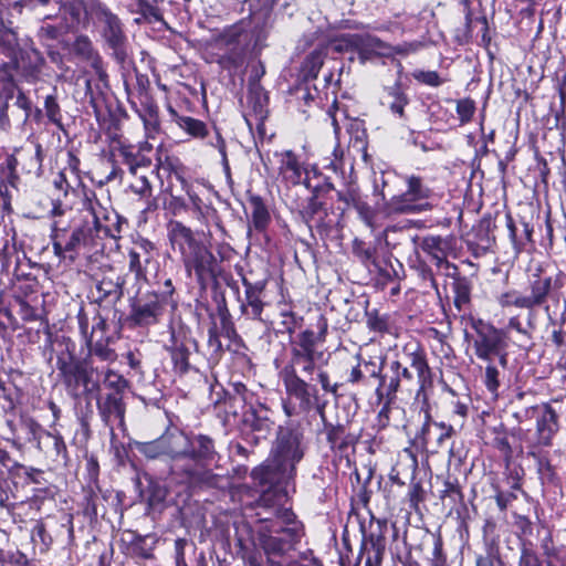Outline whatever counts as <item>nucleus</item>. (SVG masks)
<instances>
[{"mask_svg": "<svg viewBox=\"0 0 566 566\" xmlns=\"http://www.w3.org/2000/svg\"><path fill=\"white\" fill-rule=\"evenodd\" d=\"M326 331L327 323L321 318L317 334L312 329H305L297 334L291 342V367L282 370V379L287 395L300 400L301 406L305 408H308L312 405V398L316 397V388L302 379L296 374L295 367L312 375L316 368L328 363V355L317 348L318 344L324 343Z\"/></svg>", "mask_w": 566, "mask_h": 566, "instance_id": "f257e3e1", "label": "nucleus"}, {"mask_svg": "<svg viewBox=\"0 0 566 566\" xmlns=\"http://www.w3.org/2000/svg\"><path fill=\"white\" fill-rule=\"evenodd\" d=\"M86 197L83 208V221L77 226L70 235L66 228L62 226L61 220L55 219L52 224V247L54 254L63 259L67 252H77L82 248L92 250L99 245L103 237L115 238L116 234L104 223L108 217L105 209L95 198Z\"/></svg>", "mask_w": 566, "mask_h": 566, "instance_id": "f03ea898", "label": "nucleus"}, {"mask_svg": "<svg viewBox=\"0 0 566 566\" xmlns=\"http://www.w3.org/2000/svg\"><path fill=\"white\" fill-rule=\"evenodd\" d=\"M214 441L211 437L202 433L188 434V446L184 465H176L175 470L191 484L214 483L216 474L210 467L219 460Z\"/></svg>", "mask_w": 566, "mask_h": 566, "instance_id": "7ed1b4c3", "label": "nucleus"}, {"mask_svg": "<svg viewBox=\"0 0 566 566\" xmlns=\"http://www.w3.org/2000/svg\"><path fill=\"white\" fill-rule=\"evenodd\" d=\"M566 274L558 273L555 276L532 275L525 293L516 290L505 292L500 295L499 303L502 307L515 306L522 310H528L527 326L535 328L532 311L546 304L549 295L556 296L564 289Z\"/></svg>", "mask_w": 566, "mask_h": 566, "instance_id": "20e7f679", "label": "nucleus"}, {"mask_svg": "<svg viewBox=\"0 0 566 566\" xmlns=\"http://www.w3.org/2000/svg\"><path fill=\"white\" fill-rule=\"evenodd\" d=\"M465 339L472 343L475 356L482 361L497 360L504 370L509 364L506 342L503 331L493 325L471 317L467 324Z\"/></svg>", "mask_w": 566, "mask_h": 566, "instance_id": "39448f33", "label": "nucleus"}, {"mask_svg": "<svg viewBox=\"0 0 566 566\" xmlns=\"http://www.w3.org/2000/svg\"><path fill=\"white\" fill-rule=\"evenodd\" d=\"M251 40L250 31L242 23L226 28L213 39L214 45L224 51L219 59V63L232 66L242 64Z\"/></svg>", "mask_w": 566, "mask_h": 566, "instance_id": "423d86ee", "label": "nucleus"}, {"mask_svg": "<svg viewBox=\"0 0 566 566\" xmlns=\"http://www.w3.org/2000/svg\"><path fill=\"white\" fill-rule=\"evenodd\" d=\"M258 538L266 555L280 556L298 541L300 530L296 526H276L270 517H261Z\"/></svg>", "mask_w": 566, "mask_h": 566, "instance_id": "0eeeda50", "label": "nucleus"}, {"mask_svg": "<svg viewBox=\"0 0 566 566\" xmlns=\"http://www.w3.org/2000/svg\"><path fill=\"white\" fill-rule=\"evenodd\" d=\"M167 295L147 292L132 302L128 323L138 327H149L158 324L167 307Z\"/></svg>", "mask_w": 566, "mask_h": 566, "instance_id": "6e6552de", "label": "nucleus"}, {"mask_svg": "<svg viewBox=\"0 0 566 566\" xmlns=\"http://www.w3.org/2000/svg\"><path fill=\"white\" fill-rule=\"evenodd\" d=\"M56 368L66 386L76 388L82 384L87 392L101 391V384L94 378L95 369L76 361L70 353L57 357Z\"/></svg>", "mask_w": 566, "mask_h": 566, "instance_id": "1a4fd4ad", "label": "nucleus"}, {"mask_svg": "<svg viewBox=\"0 0 566 566\" xmlns=\"http://www.w3.org/2000/svg\"><path fill=\"white\" fill-rule=\"evenodd\" d=\"M274 454L277 469L284 474H292L295 464L300 462L304 455L302 436L290 429H281L276 439Z\"/></svg>", "mask_w": 566, "mask_h": 566, "instance_id": "9d476101", "label": "nucleus"}, {"mask_svg": "<svg viewBox=\"0 0 566 566\" xmlns=\"http://www.w3.org/2000/svg\"><path fill=\"white\" fill-rule=\"evenodd\" d=\"M192 344L189 328L182 324L170 327V340L167 350L170 353L175 373L182 375L188 371L190 366L189 348Z\"/></svg>", "mask_w": 566, "mask_h": 566, "instance_id": "9b49d317", "label": "nucleus"}, {"mask_svg": "<svg viewBox=\"0 0 566 566\" xmlns=\"http://www.w3.org/2000/svg\"><path fill=\"white\" fill-rule=\"evenodd\" d=\"M348 46L357 51L361 63L377 57H392L395 50L378 38L361 34H348L342 39Z\"/></svg>", "mask_w": 566, "mask_h": 566, "instance_id": "f8f14e48", "label": "nucleus"}, {"mask_svg": "<svg viewBox=\"0 0 566 566\" xmlns=\"http://www.w3.org/2000/svg\"><path fill=\"white\" fill-rule=\"evenodd\" d=\"M450 249V242L440 235L427 237V279H430L432 286L437 290V279L434 277L433 266L437 272L449 275L451 264L447 260ZM455 270L454 266H452Z\"/></svg>", "mask_w": 566, "mask_h": 566, "instance_id": "ddd939ff", "label": "nucleus"}, {"mask_svg": "<svg viewBox=\"0 0 566 566\" xmlns=\"http://www.w3.org/2000/svg\"><path fill=\"white\" fill-rule=\"evenodd\" d=\"M182 261L189 273L195 271L200 283H205L216 274L217 260L212 252L201 242L187 253Z\"/></svg>", "mask_w": 566, "mask_h": 566, "instance_id": "4468645a", "label": "nucleus"}, {"mask_svg": "<svg viewBox=\"0 0 566 566\" xmlns=\"http://www.w3.org/2000/svg\"><path fill=\"white\" fill-rule=\"evenodd\" d=\"M161 444L165 451V457L169 458L171 461V472L180 474V471H176L175 467L184 465L185 463L188 433L177 427H170L161 434Z\"/></svg>", "mask_w": 566, "mask_h": 566, "instance_id": "2eb2a0df", "label": "nucleus"}, {"mask_svg": "<svg viewBox=\"0 0 566 566\" xmlns=\"http://www.w3.org/2000/svg\"><path fill=\"white\" fill-rule=\"evenodd\" d=\"M559 430V417L551 403H543L536 419V441L530 448L551 447Z\"/></svg>", "mask_w": 566, "mask_h": 566, "instance_id": "dca6fc26", "label": "nucleus"}, {"mask_svg": "<svg viewBox=\"0 0 566 566\" xmlns=\"http://www.w3.org/2000/svg\"><path fill=\"white\" fill-rule=\"evenodd\" d=\"M407 185L408 188L402 195L392 198L394 209L399 212L421 211L424 207L421 178L409 177Z\"/></svg>", "mask_w": 566, "mask_h": 566, "instance_id": "f3484780", "label": "nucleus"}, {"mask_svg": "<svg viewBox=\"0 0 566 566\" xmlns=\"http://www.w3.org/2000/svg\"><path fill=\"white\" fill-rule=\"evenodd\" d=\"M168 239L172 249H177L184 256L193 250L200 242L196 240L190 228L180 221L172 220L167 224Z\"/></svg>", "mask_w": 566, "mask_h": 566, "instance_id": "a211bd4d", "label": "nucleus"}, {"mask_svg": "<svg viewBox=\"0 0 566 566\" xmlns=\"http://www.w3.org/2000/svg\"><path fill=\"white\" fill-rule=\"evenodd\" d=\"M77 321L81 334L83 335L86 345L109 340V337L107 336V323L102 315L95 314L91 328L87 316L83 311L78 312Z\"/></svg>", "mask_w": 566, "mask_h": 566, "instance_id": "6ab92c4d", "label": "nucleus"}, {"mask_svg": "<svg viewBox=\"0 0 566 566\" xmlns=\"http://www.w3.org/2000/svg\"><path fill=\"white\" fill-rule=\"evenodd\" d=\"M279 163V174L283 180L293 186L301 184L304 169L292 150L274 154Z\"/></svg>", "mask_w": 566, "mask_h": 566, "instance_id": "aec40b11", "label": "nucleus"}, {"mask_svg": "<svg viewBox=\"0 0 566 566\" xmlns=\"http://www.w3.org/2000/svg\"><path fill=\"white\" fill-rule=\"evenodd\" d=\"M96 9V14L99 21L105 25L103 33L105 40L113 49L119 48L124 41V34L120 28L119 19L105 6L97 4Z\"/></svg>", "mask_w": 566, "mask_h": 566, "instance_id": "412c9836", "label": "nucleus"}, {"mask_svg": "<svg viewBox=\"0 0 566 566\" xmlns=\"http://www.w3.org/2000/svg\"><path fill=\"white\" fill-rule=\"evenodd\" d=\"M97 410L107 426L114 420H118L120 424L124 422L125 406L118 394H108L97 399Z\"/></svg>", "mask_w": 566, "mask_h": 566, "instance_id": "4be33fe9", "label": "nucleus"}, {"mask_svg": "<svg viewBox=\"0 0 566 566\" xmlns=\"http://www.w3.org/2000/svg\"><path fill=\"white\" fill-rule=\"evenodd\" d=\"M506 227L515 250L520 251L532 242L533 227L525 220L522 219L516 223L511 214H506Z\"/></svg>", "mask_w": 566, "mask_h": 566, "instance_id": "5701e85b", "label": "nucleus"}, {"mask_svg": "<svg viewBox=\"0 0 566 566\" xmlns=\"http://www.w3.org/2000/svg\"><path fill=\"white\" fill-rule=\"evenodd\" d=\"M153 250V244L149 241H142L136 248L128 252V268L129 271L135 273L136 279L145 277V263L149 262V254Z\"/></svg>", "mask_w": 566, "mask_h": 566, "instance_id": "b1692460", "label": "nucleus"}, {"mask_svg": "<svg viewBox=\"0 0 566 566\" xmlns=\"http://www.w3.org/2000/svg\"><path fill=\"white\" fill-rule=\"evenodd\" d=\"M124 284L125 280L122 275L114 272L105 274L96 284L99 298L112 297L115 301L119 300L123 295Z\"/></svg>", "mask_w": 566, "mask_h": 566, "instance_id": "393cba45", "label": "nucleus"}, {"mask_svg": "<svg viewBox=\"0 0 566 566\" xmlns=\"http://www.w3.org/2000/svg\"><path fill=\"white\" fill-rule=\"evenodd\" d=\"M439 484L443 486V489H438L437 491L444 506H448L450 511H452L458 503H462L463 495L457 480L451 482L437 476L436 482L431 483V489Z\"/></svg>", "mask_w": 566, "mask_h": 566, "instance_id": "a878e982", "label": "nucleus"}, {"mask_svg": "<svg viewBox=\"0 0 566 566\" xmlns=\"http://www.w3.org/2000/svg\"><path fill=\"white\" fill-rule=\"evenodd\" d=\"M495 220L491 214H486L481 218L479 223L472 229V240L482 243L484 247L492 248L495 243L494 229Z\"/></svg>", "mask_w": 566, "mask_h": 566, "instance_id": "bb28decb", "label": "nucleus"}, {"mask_svg": "<svg viewBox=\"0 0 566 566\" xmlns=\"http://www.w3.org/2000/svg\"><path fill=\"white\" fill-rule=\"evenodd\" d=\"M260 505L269 511L265 517H270L273 523L277 525V522L273 518L281 521L286 525H291L294 523L295 515L291 511V509H286L282 505H276L272 503L270 494H264L260 500Z\"/></svg>", "mask_w": 566, "mask_h": 566, "instance_id": "cd10ccee", "label": "nucleus"}, {"mask_svg": "<svg viewBox=\"0 0 566 566\" xmlns=\"http://www.w3.org/2000/svg\"><path fill=\"white\" fill-rule=\"evenodd\" d=\"M70 24L67 22H59L52 24L50 22H42L36 31V38L46 46H51L52 42L59 40L62 35L67 33Z\"/></svg>", "mask_w": 566, "mask_h": 566, "instance_id": "c85d7f7f", "label": "nucleus"}, {"mask_svg": "<svg viewBox=\"0 0 566 566\" xmlns=\"http://www.w3.org/2000/svg\"><path fill=\"white\" fill-rule=\"evenodd\" d=\"M57 6V11L61 12L62 22H67L70 29L77 25L85 12V3L82 0H65Z\"/></svg>", "mask_w": 566, "mask_h": 566, "instance_id": "c756f323", "label": "nucleus"}, {"mask_svg": "<svg viewBox=\"0 0 566 566\" xmlns=\"http://www.w3.org/2000/svg\"><path fill=\"white\" fill-rule=\"evenodd\" d=\"M268 412L269 410L262 405L259 408H251L245 413L244 421L251 427L252 430L260 433H268L273 424L268 416Z\"/></svg>", "mask_w": 566, "mask_h": 566, "instance_id": "7c9ffc66", "label": "nucleus"}, {"mask_svg": "<svg viewBox=\"0 0 566 566\" xmlns=\"http://www.w3.org/2000/svg\"><path fill=\"white\" fill-rule=\"evenodd\" d=\"M10 449H15L19 452H22L23 444L15 439L0 437V465L9 471L22 468V465L11 455Z\"/></svg>", "mask_w": 566, "mask_h": 566, "instance_id": "2f4dec72", "label": "nucleus"}, {"mask_svg": "<svg viewBox=\"0 0 566 566\" xmlns=\"http://www.w3.org/2000/svg\"><path fill=\"white\" fill-rule=\"evenodd\" d=\"M251 206V219L255 230L263 231L270 222V213L263 200L259 196H252L249 200Z\"/></svg>", "mask_w": 566, "mask_h": 566, "instance_id": "473e14b6", "label": "nucleus"}, {"mask_svg": "<svg viewBox=\"0 0 566 566\" xmlns=\"http://www.w3.org/2000/svg\"><path fill=\"white\" fill-rule=\"evenodd\" d=\"M247 303L241 305V312L250 318L259 319L263 311V302L260 298L259 291L251 284L245 291Z\"/></svg>", "mask_w": 566, "mask_h": 566, "instance_id": "72a5a7b5", "label": "nucleus"}, {"mask_svg": "<svg viewBox=\"0 0 566 566\" xmlns=\"http://www.w3.org/2000/svg\"><path fill=\"white\" fill-rule=\"evenodd\" d=\"M454 305L459 311L469 305L471 300V283L467 277H457L452 282Z\"/></svg>", "mask_w": 566, "mask_h": 566, "instance_id": "f704fd0d", "label": "nucleus"}, {"mask_svg": "<svg viewBox=\"0 0 566 566\" xmlns=\"http://www.w3.org/2000/svg\"><path fill=\"white\" fill-rule=\"evenodd\" d=\"M528 457L536 460L537 473L542 482L552 483L556 479V472L551 461L538 453L537 448H530L527 452Z\"/></svg>", "mask_w": 566, "mask_h": 566, "instance_id": "c9c22d12", "label": "nucleus"}, {"mask_svg": "<svg viewBox=\"0 0 566 566\" xmlns=\"http://www.w3.org/2000/svg\"><path fill=\"white\" fill-rule=\"evenodd\" d=\"M483 363L485 364L483 384L491 394H496L501 386V371L499 369L501 366L497 360Z\"/></svg>", "mask_w": 566, "mask_h": 566, "instance_id": "e433bc0d", "label": "nucleus"}, {"mask_svg": "<svg viewBox=\"0 0 566 566\" xmlns=\"http://www.w3.org/2000/svg\"><path fill=\"white\" fill-rule=\"evenodd\" d=\"M136 450L148 459L165 457L161 436L153 441L135 442Z\"/></svg>", "mask_w": 566, "mask_h": 566, "instance_id": "4c0bfd02", "label": "nucleus"}, {"mask_svg": "<svg viewBox=\"0 0 566 566\" xmlns=\"http://www.w3.org/2000/svg\"><path fill=\"white\" fill-rule=\"evenodd\" d=\"M44 111L48 119L57 126L59 128L63 127L62 124V111L57 103L55 95H48L44 99Z\"/></svg>", "mask_w": 566, "mask_h": 566, "instance_id": "58836bf2", "label": "nucleus"}, {"mask_svg": "<svg viewBox=\"0 0 566 566\" xmlns=\"http://www.w3.org/2000/svg\"><path fill=\"white\" fill-rule=\"evenodd\" d=\"M424 499V491L422 489L421 481L412 482L408 492V501L410 509L413 510L415 514L420 518L422 517V510L420 504Z\"/></svg>", "mask_w": 566, "mask_h": 566, "instance_id": "ea45409f", "label": "nucleus"}, {"mask_svg": "<svg viewBox=\"0 0 566 566\" xmlns=\"http://www.w3.org/2000/svg\"><path fill=\"white\" fill-rule=\"evenodd\" d=\"M103 385L106 388L112 389V394H118L122 396L123 391L127 387V380L118 373L107 369L104 374Z\"/></svg>", "mask_w": 566, "mask_h": 566, "instance_id": "a19ab883", "label": "nucleus"}, {"mask_svg": "<svg viewBox=\"0 0 566 566\" xmlns=\"http://www.w3.org/2000/svg\"><path fill=\"white\" fill-rule=\"evenodd\" d=\"M178 125L180 128L186 130L189 135L193 137H205L207 133V128L203 122L184 116L178 119Z\"/></svg>", "mask_w": 566, "mask_h": 566, "instance_id": "79ce46f5", "label": "nucleus"}, {"mask_svg": "<svg viewBox=\"0 0 566 566\" xmlns=\"http://www.w3.org/2000/svg\"><path fill=\"white\" fill-rule=\"evenodd\" d=\"M495 560H500L499 546L489 541L485 543L484 554L476 555L475 566H494Z\"/></svg>", "mask_w": 566, "mask_h": 566, "instance_id": "37998d69", "label": "nucleus"}, {"mask_svg": "<svg viewBox=\"0 0 566 566\" xmlns=\"http://www.w3.org/2000/svg\"><path fill=\"white\" fill-rule=\"evenodd\" d=\"M467 20V28L469 33H473V30L475 28H479V32L482 33V43L484 45H488L491 41V38L489 36V24L488 20L484 15L478 17L475 19H472L470 17V13L465 15Z\"/></svg>", "mask_w": 566, "mask_h": 566, "instance_id": "c03bdc74", "label": "nucleus"}, {"mask_svg": "<svg viewBox=\"0 0 566 566\" xmlns=\"http://www.w3.org/2000/svg\"><path fill=\"white\" fill-rule=\"evenodd\" d=\"M73 51L84 59L95 57V63H97L98 56L94 53L93 44L86 35H80L75 39Z\"/></svg>", "mask_w": 566, "mask_h": 566, "instance_id": "a18cd8bd", "label": "nucleus"}, {"mask_svg": "<svg viewBox=\"0 0 566 566\" xmlns=\"http://www.w3.org/2000/svg\"><path fill=\"white\" fill-rule=\"evenodd\" d=\"M108 342L109 340L103 343L97 342L96 344L87 345L90 354L105 361H115L117 354L108 346Z\"/></svg>", "mask_w": 566, "mask_h": 566, "instance_id": "49530a36", "label": "nucleus"}, {"mask_svg": "<svg viewBox=\"0 0 566 566\" xmlns=\"http://www.w3.org/2000/svg\"><path fill=\"white\" fill-rule=\"evenodd\" d=\"M475 113V102L469 97L457 101V114L462 124L469 123Z\"/></svg>", "mask_w": 566, "mask_h": 566, "instance_id": "de8ad7c7", "label": "nucleus"}, {"mask_svg": "<svg viewBox=\"0 0 566 566\" xmlns=\"http://www.w3.org/2000/svg\"><path fill=\"white\" fill-rule=\"evenodd\" d=\"M427 114L429 116V120L436 124L448 123L450 119L449 111L442 107L438 102H432L431 104L427 105Z\"/></svg>", "mask_w": 566, "mask_h": 566, "instance_id": "09e8293b", "label": "nucleus"}, {"mask_svg": "<svg viewBox=\"0 0 566 566\" xmlns=\"http://www.w3.org/2000/svg\"><path fill=\"white\" fill-rule=\"evenodd\" d=\"M495 494L494 500L501 512L507 510V507L517 499V495L513 491H502L497 485H492Z\"/></svg>", "mask_w": 566, "mask_h": 566, "instance_id": "8fccbe9b", "label": "nucleus"}, {"mask_svg": "<svg viewBox=\"0 0 566 566\" xmlns=\"http://www.w3.org/2000/svg\"><path fill=\"white\" fill-rule=\"evenodd\" d=\"M446 334L440 332L436 327H427V343H429L430 347L436 352L437 347H440V352L446 354L447 349H450L449 346L444 344Z\"/></svg>", "mask_w": 566, "mask_h": 566, "instance_id": "3c124183", "label": "nucleus"}, {"mask_svg": "<svg viewBox=\"0 0 566 566\" xmlns=\"http://www.w3.org/2000/svg\"><path fill=\"white\" fill-rule=\"evenodd\" d=\"M382 104L389 106L392 113L402 115L406 105V98L396 91L389 92L384 98Z\"/></svg>", "mask_w": 566, "mask_h": 566, "instance_id": "603ef678", "label": "nucleus"}, {"mask_svg": "<svg viewBox=\"0 0 566 566\" xmlns=\"http://www.w3.org/2000/svg\"><path fill=\"white\" fill-rule=\"evenodd\" d=\"M23 428L27 431L29 441H36L40 444V438L42 434L46 436V431L33 419H25L22 422Z\"/></svg>", "mask_w": 566, "mask_h": 566, "instance_id": "864d4df0", "label": "nucleus"}, {"mask_svg": "<svg viewBox=\"0 0 566 566\" xmlns=\"http://www.w3.org/2000/svg\"><path fill=\"white\" fill-rule=\"evenodd\" d=\"M449 82H451V77L448 71H427V85L437 87L442 86Z\"/></svg>", "mask_w": 566, "mask_h": 566, "instance_id": "5fc2aeb1", "label": "nucleus"}, {"mask_svg": "<svg viewBox=\"0 0 566 566\" xmlns=\"http://www.w3.org/2000/svg\"><path fill=\"white\" fill-rule=\"evenodd\" d=\"M518 566H542L538 555L531 548L523 546Z\"/></svg>", "mask_w": 566, "mask_h": 566, "instance_id": "6e6d98bb", "label": "nucleus"}, {"mask_svg": "<svg viewBox=\"0 0 566 566\" xmlns=\"http://www.w3.org/2000/svg\"><path fill=\"white\" fill-rule=\"evenodd\" d=\"M46 437L52 440L53 448L55 451L56 458H61L62 460H67V449L63 438L60 434H54L51 432H46Z\"/></svg>", "mask_w": 566, "mask_h": 566, "instance_id": "4d7b16f0", "label": "nucleus"}, {"mask_svg": "<svg viewBox=\"0 0 566 566\" xmlns=\"http://www.w3.org/2000/svg\"><path fill=\"white\" fill-rule=\"evenodd\" d=\"M423 366L424 365L422 363H415L412 364L411 369L405 368L402 373V376L407 379L412 378V373H416L419 382L418 396L424 389V378L422 377Z\"/></svg>", "mask_w": 566, "mask_h": 566, "instance_id": "13d9d810", "label": "nucleus"}, {"mask_svg": "<svg viewBox=\"0 0 566 566\" xmlns=\"http://www.w3.org/2000/svg\"><path fill=\"white\" fill-rule=\"evenodd\" d=\"M143 13L157 18L158 6L165 0H135Z\"/></svg>", "mask_w": 566, "mask_h": 566, "instance_id": "bf43d9fd", "label": "nucleus"}, {"mask_svg": "<svg viewBox=\"0 0 566 566\" xmlns=\"http://www.w3.org/2000/svg\"><path fill=\"white\" fill-rule=\"evenodd\" d=\"M132 189L135 193L142 197H150L151 196V185L147 177L140 176L136 184L132 185Z\"/></svg>", "mask_w": 566, "mask_h": 566, "instance_id": "052dcab7", "label": "nucleus"}, {"mask_svg": "<svg viewBox=\"0 0 566 566\" xmlns=\"http://www.w3.org/2000/svg\"><path fill=\"white\" fill-rule=\"evenodd\" d=\"M465 245L468 250L472 253L474 258H481L488 254L492 248L484 247L482 243L476 242L470 238L465 240Z\"/></svg>", "mask_w": 566, "mask_h": 566, "instance_id": "680f3d73", "label": "nucleus"}, {"mask_svg": "<svg viewBox=\"0 0 566 566\" xmlns=\"http://www.w3.org/2000/svg\"><path fill=\"white\" fill-rule=\"evenodd\" d=\"M317 380L319 381V384L325 392H331L333 395H337L338 385L331 382L329 376L326 371L319 369L318 374H317Z\"/></svg>", "mask_w": 566, "mask_h": 566, "instance_id": "e2e57ef3", "label": "nucleus"}, {"mask_svg": "<svg viewBox=\"0 0 566 566\" xmlns=\"http://www.w3.org/2000/svg\"><path fill=\"white\" fill-rule=\"evenodd\" d=\"M432 564L433 566H447V559L442 554V541L440 537L434 538Z\"/></svg>", "mask_w": 566, "mask_h": 566, "instance_id": "0e129e2a", "label": "nucleus"}, {"mask_svg": "<svg viewBox=\"0 0 566 566\" xmlns=\"http://www.w3.org/2000/svg\"><path fill=\"white\" fill-rule=\"evenodd\" d=\"M214 139H216L214 142H211V145L219 150L223 168L226 170H229L230 168H229V161H228V157H227L224 139L221 137V135L218 132L216 134Z\"/></svg>", "mask_w": 566, "mask_h": 566, "instance_id": "69168bd1", "label": "nucleus"}, {"mask_svg": "<svg viewBox=\"0 0 566 566\" xmlns=\"http://www.w3.org/2000/svg\"><path fill=\"white\" fill-rule=\"evenodd\" d=\"M208 346L214 353H219L222 349V344L216 326H212L208 329Z\"/></svg>", "mask_w": 566, "mask_h": 566, "instance_id": "338daca9", "label": "nucleus"}, {"mask_svg": "<svg viewBox=\"0 0 566 566\" xmlns=\"http://www.w3.org/2000/svg\"><path fill=\"white\" fill-rule=\"evenodd\" d=\"M514 517H515V525L523 534L532 533V522L527 516L514 514Z\"/></svg>", "mask_w": 566, "mask_h": 566, "instance_id": "774afa93", "label": "nucleus"}]
</instances>
